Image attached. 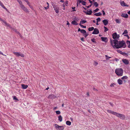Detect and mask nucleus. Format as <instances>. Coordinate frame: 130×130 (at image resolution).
Masks as SVG:
<instances>
[{
	"instance_id": "obj_1",
	"label": "nucleus",
	"mask_w": 130,
	"mask_h": 130,
	"mask_svg": "<svg viewBox=\"0 0 130 130\" xmlns=\"http://www.w3.org/2000/svg\"><path fill=\"white\" fill-rule=\"evenodd\" d=\"M110 43L111 45L114 48L117 49L126 47V45L125 42L123 40L122 41H118L117 40H112L110 39Z\"/></svg>"
},
{
	"instance_id": "obj_2",
	"label": "nucleus",
	"mask_w": 130,
	"mask_h": 130,
	"mask_svg": "<svg viewBox=\"0 0 130 130\" xmlns=\"http://www.w3.org/2000/svg\"><path fill=\"white\" fill-rule=\"evenodd\" d=\"M115 72L118 76H121L123 74V70L122 68H118L115 70Z\"/></svg>"
},
{
	"instance_id": "obj_3",
	"label": "nucleus",
	"mask_w": 130,
	"mask_h": 130,
	"mask_svg": "<svg viewBox=\"0 0 130 130\" xmlns=\"http://www.w3.org/2000/svg\"><path fill=\"white\" fill-rule=\"evenodd\" d=\"M55 126L57 130H63L64 129V127L63 126H59L57 124H55Z\"/></svg>"
},
{
	"instance_id": "obj_4",
	"label": "nucleus",
	"mask_w": 130,
	"mask_h": 130,
	"mask_svg": "<svg viewBox=\"0 0 130 130\" xmlns=\"http://www.w3.org/2000/svg\"><path fill=\"white\" fill-rule=\"evenodd\" d=\"M21 8L26 12L28 13L29 11L28 9L23 5V4L20 5Z\"/></svg>"
},
{
	"instance_id": "obj_5",
	"label": "nucleus",
	"mask_w": 130,
	"mask_h": 130,
	"mask_svg": "<svg viewBox=\"0 0 130 130\" xmlns=\"http://www.w3.org/2000/svg\"><path fill=\"white\" fill-rule=\"evenodd\" d=\"M112 38L114 39V40H116V39H118L120 37L119 35H117V33L116 32L113 33L112 35Z\"/></svg>"
},
{
	"instance_id": "obj_6",
	"label": "nucleus",
	"mask_w": 130,
	"mask_h": 130,
	"mask_svg": "<svg viewBox=\"0 0 130 130\" xmlns=\"http://www.w3.org/2000/svg\"><path fill=\"white\" fill-rule=\"evenodd\" d=\"M14 54L17 57H19V56H20L22 57H24L25 56V55L24 54L20 52H14Z\"/></svg>"
},
{
	"instance_id": "obj_7",
	"label": "nucleus",
	"mask_w": 130,
	"mask_h": 130,
	"mask_svg": "<svg viewBox=\"0 0 130 130\" xmlns=\"http://www.w3.org/2000/svg\"><path fill=\"white\" fill-rule=\"evenodd\" d=\"M117 117L120 118L122 120L124 119L125 118V116L124 115L120 113H118L117 114Z\"/></svg>"
},
{
	"instance_id": "obj_8",
	"label": "nucleus",
	"mask_w": 130,
	"mask_h": 130,
	"mask_svg": "<svg viewBox=\"0 0 130 130\" xmlns=\"http://www.w3.org/2000/svg\"><path fill=\"white\" fill-rule=\"evenodd\" d=\"M99 32L98 29L96 28H94V31L92 33V34H99Z\"/></svg>"
},
{
	"instance_id": "obj_9",
	"label": "nucleus",
	"mask_w": 130,
	"mask_h": 130,
	"mask_svg": "<svg viewBox=\"0 0 130 130\" xmlns=\"http://www.w3.org/2000/svg\"><path fill=\"white\" fill-rule=\"evenodd\" d=\"M91 9L90 10H87V11H83V12L86 13V14L87 15H90L92 13V11L91 10Z\"/></svg>"
},
{
	"instance_id": "obj_10",
	"label": "nucleus",
	"mask_w": 130,
	"mask_h": 130,
	"mask_svg": "<svg viewBox=\"0 0 130 130\" xmlns=\"http://www.w3.org/2000/svg\"><path fill=\"white\" fill-rule=\"evenodd\" d=\"M123 62L126 65H127L129 64V62L127 59H123L122 60Z\"/></svg>"
},
{
	"instance_id": "obj_11",
	"label": "nucleus",
	"mask_w": 130,
	"mask_h": 130,
	"mask_svg": "<svg viewBox=\"0 0 130 130\" xmlns=\"http://www.w3.org/2000/svg\"><path fill=\"white\" fill-rule=\"evenodd\" d=\"M101 39L102 41L106 43L107 42L108 39L107 37H101Z\"/></svg>"
},
{
	"instance_id": "obj_12",
	"label": "nucleus",
	"mask_w": 130,
	"mask_h": 130,
	"mask_svg": "<svg viewBox=\"0 0 130 130\" xmlns=\"http://www.w3.org/2000/svg\"><path fill=\"white\" fill-rule=\"evenodd\" d=\"M48 97L51 99H53L58 97V96H55L53 94L50 95Z\"/></svg>"
},
{
	"instance_id": "obj_13",
	"label": "nucleus",
	"mask_w": 130,
	"mask_h": 130,
	"mask_svg": "<svg viewBox=\"0 0 130 130\" xmlns=\"http://www.w3.org/2000/svg\"><path fill=\"white\" fill-rule=\"evenodd\" d=\"M121 16L125 18H127L128 17V15L127 14L122 13L121 14Z\"/></svg>"
},
{
	"instance_id": "obj_14",
	"label": "nucleus",
	"mask_w": 130,
	"mask_h": 130,
	"mask_svg": "<svg viewBox=\"0 0 130 130\" xmlns=\"http://www.w3.org/2000/svg\"><path fill=\"white\" fill-rule=\"evenodd\" d=\"M104 25L106 26L108 23V21L107 19H105L102 21Z\"/></svg>"
},
{
	"instance_id": "obj_15",
	"label": "nucleus",
	"mask_w": 130,
	"mask_h": 130,
	"mask_svg": "<svg viewBox=\"0 0 130 130\" xmlns=\"http://www.w3.org/2000/svg\"><path fill=\"white\" fill-rule=\"evenodd\" d=\"M21 86L22 87V88L23 89H26L28 87V86L27 85H25L24 84H22L21 85Z\"/></svg>"
},
{
	"instance_id": "obj_16",
	"label": "nucleus",
	"mask_w": 130,
	"mask_h": 130,
	"mask_svg": "<svg viewBox=\"0 0 130 130\" xmlns=\"http://www.w3.org/2000/svg\"><path fill=\"white\" fill-rule=\"evenodd\" d=\"M117 82L119 85H121L122 84L123 81L121 79H119L118 80Z\"/></svg>"
},
{
	"instance_id": "obj_17",
	"label": "nucleus",
	"mask_w": 130,
	"mask_h": 130,
	"mask_svg": "<svg viewBox=\"0 0 130 130\" xmlns=\"http://www.w3.org/2000/svg\"><path fill=\"white\" fill-rule=\"evenodd\" d=\"M102 14V13L100 12L98 13H95L94 15L97 16H99L101 15Z\"/></svg>"
},
{
	"instance_id": "obj_18",
	"label": "nucleus",
	"mask_w": 130,
	"mask_h": 130,
	"mask_svg": "<svg viewBox=\"0 0 130 130\" xmlns=\"http://www.w3.org/2000/svg\"><path fill=\"white\" fill-rule=\"evenodd\" d=\"M54 9L56 13H58L59 12V8L58 7L57 8L56 7L54 8Z\"/></svg>"
},
{
	"instance_id": "obj_19",
	"label": "nucleus",
	"mask_w": 130,
	"mask_h": 130,
	"mask_svg": "<svg viewBox=\"0 0 130 130\" xmlns=\"http://www.w3.org/2000/svg\"><path fill=\"white\" fill-rule=\"evenodd\" d=\"M71 23L74 25H78V23L75 20L72 21Z\"/></svg>"
},
{
	"instance_id": "obj_20",
	"label": "nucleus",
	"mask_w": 130,
	"mask_h": 130,
	"mask_svg": "<svg viewBox=\"0 0 130 130\" xmlns=\"http://www.w3.org/2000/svg\"><path fill=\"white\" fill-rule=\"evenodd\" d=\"M58 120L61 122L62 121V117L61 115H59L58 117Z\"/></svg>"
},
{
	"instance_id": "obj_21",
	"label": "nucleus",
	"mask_w": 130,
	"mask_h": 130,
	"mask_svg": "<svg viewBox=\"0 0 130 130\" xmlns=\"http://www.w3.org/2000/svg\"><path fill=\"white\" fill-rule=\"evenodd\" d=\"M127 44L128 45V47L130 48V41L129 40H127L126 42Z\"/></svg>"
},
{
	"instance_id": "obj_22",
	"label": "nucleus",
	"mask_w": 130,
	"mask_h": 130,
	"mask_svg": "<svg viewBox=\"0 0 130 130\" xmlns=\"http://www.w3.org/2000/svg\"><path fill=\"white\" fill-rule=\"evenodd\" d=\"M66 124L68 125H70L71 124V122L69 121H66Z\"/></svg>"
},
{
	"instance_id": "obj_23",
	"label": "nucleus",
	"mask_w": 130,
	"mask_h": 130,
	"mask_svg": "<svg viewBox=\"0 0 130 130\" xmlns=\"http://www.w3.org/2000/svg\"><path fill=\"white\" fill-rule=\"evenodd\" d=\"M4 24H5V26H6L7 27H9L10 28H12V27H11V26H10V24H9L7 23L6 22L4 23Z\"/></svg>"
},
{
	"instance_id": "obj_24",
	"label": "nucleus",
	"mask_w": 130,
	"mask_h": 130,
	"mask_svg": "<svg viewBox=\"0 0 130 130\" xmlns=\"http://www.w3.org/2000/svg\"><path fill=\"white\" fill-rule=\"evenodd\" d=\"M94 29V28L93 27H89L88 29V30L89 31H92Z\"/></svg>"
},
{
	"instance_id": "obj_25",
	"label": "nucleus",
	"mask_w": 130,
	"mask_h": 130,
	"mask_svg": "<svg viewBox=\"0 0 130 130\" xmlns=\"http://www.w3.org/2000/svg\"><path fill=\"white\" fill-rule=\"evenodd\" d=\"M115 21L117 23L120 24L121 23V20L119 19H116Z\"/></svg>"
},
{
	"instance_id": "obj_26",
	"label": "nucleus",
	"mask_w": 130,
	"mask_h": 130,
	"mask_svg": "<svg viewBox=\"0 0 130 130\" xmlns=\"http://www.w3.org/2000/svg\"><path fill=\"white\" fill-rule=\"evenodd\" d=\"M80 32L83 34V35L85 34L86 33V31L84 29H82Z\"/></svg>"
},
{
	"instance_id": "obj_27",
	"label": "nucleus",
	"mask_w": 130,
	"mask_h": 130,
	"mask_svg": "<svg viewBox=\"0 0 130 130\" xmlns=\"http://www.w3.org/2000/svg\"><path fill=\"white\" fill-rule=\"evenodd\" d=\"M122 55L126 57H127L128 56L127 53L125 52H123L122 54Z\"/></svg>"
},
{
	"instance_id": "obj_28",
	"label": "nucleus",
	"mask_w": 130,
	"mask_h": 130,
	"mask_svg": "<svg viewBox=\"0 0 130 130\" xmlns=\"http://www.w3.org/2000/svg\"><path fill=\"white\" fill-rule=\"evenodd\" d=\"M120 3L121 5L122 6H125L124 4H125V3H124V2L123 1H122L121 2H120Z\"/></svg>"
},
{
	"instance_id": "obj_29",
	"label": "nucleus",
	"mask_w": 130,
	"mask_h": 130,
	"mask_svg": "<svg viewBox=\"0 0 130 130\" xmlns=\"http://www.w3.org/2000/svg\"><path fill=\"white\" fill-rule=\"evenodd\" d=\"M81 21L82 22V24H83L84 23H85L87 22V21L86 20H84L82 19H81Z\"/></svg>"
},
{
	"instance_id": "obj_30",
	"label": "nucleus",
	"mask_w": 130,
	"mask_h": 130,
	"mask_svg": "<svg viewBox=\"0 0 130 130\" xmlns=\"http://www.w3.org/2000/svg\"><path fill=\"white\" fill-rule=\"evenodd\" d=\"M128 77L126 76H123L122 78L121 79L123 80L124 79H127L128 78Z\"/></svg>"
},
{
	"instance_id": "obj_31",
	"label": "nucleus",
	"mask_w": 130,
	"mask_h": 130,
	"mask_svg": "<svg viewBox=\"0 0 130 130\" xmlns=\"http://www.w3.org/2000/svg\"><path fill=\"white\" fill-rule=\"evenodd\" d=\"M93 4L95 7H97L99 5L96 2H95Z\"/></svg>"
},
{
	"instance_id": "obj_32",
	"label": "nucleus",
	"mask_w": 130,
	"mask_h": 130,
	"mask_svg": "<svg viewBox=\"0 0 130 130\" xmlns=\"http://www.w3.org/2000/svg\"><path fill=\"white\" fill-rule=\"evenodd\" d=\"M105 57H106V60H108L109 59V58H111V57H108V56L107 55H105Z\"/></svg>"
},
{
	"instance_id": "obj_33",
	"label": "nucleus",
	"mask_w": 130,
	"mask_h": 130,
	"mask_svg": "<svg viewBox=\"0 0 130 130\" xmlns=\"http://www.w3.org/2000/svg\"><path fill=\"white\" fill-rule=\"evenodd\" d=\"M104 28L105 29L104 30V32H106L108 30V29L107 28V27H106L105 26H104Z\"/></svg>"
},
{
	"instance_id": "obj_34",
	"label": "nucleus",
	"mask_w": 130,
	"mask_h": 130,
	"mask_svg": "<svg viewBox=\"0 0 130 130\" xmlns=\"http://www.w3.org/2000/svg\"><path fill=\"white\" fill-rule=\"evenodd\" d=\"M128 31L127 30H125L124 31V32L122 33V35H123L125 34H127L128 33Z\"/></svg>"
},
{
	"instance_id": "obj_35",
	"label": "nucleus",
	"mask_w": 130,
	"mask_h": 130,
	"mask_svg": "<svg viewBox=\"0 0 130 130\" xmlns=\"http://www.w3.org/2000/svg\"><path fill=\"white\" fill-rule=\"evenodd\" d=\"M13 100H15L16 101H19V100L18 99H17L16 98V96H13Z\"/></svg>"
},
{
	"instance_id": "obj_36",
	"label": "nucleus",
	"mask_w": 130,
	"mask_h": 130,
	"mask_svg": "<svg viewBox=\"0 0 130 130\" xmlns=\"http://www.w3.org/2000/svg\"><path fill=\"white\" fill-rule=\"evenodd\" d=\"M55 112L57 115H59L61 113V112L59 110L56 111H55Z\"/></svg>"
},
{
	"instance_id": "obj_37",
	"label": "nucleus",
	"mask_w": 130,
	"mask_h": 130,
	"mask_svg": "<svg viewBox=\"0 0 130 130\" xmlns=\"http://www.w3.org/2000/svg\"><path fill=\"white\" fill-rule=\"evenodd\" d=\"M83 1H81V0H78L77 1V6H78V2L79 3H81Z\"/></svg>"
},
{
	"instance_id": "obj_38",
	"label": "nucleus",
	"mask_w": 130,
	"mask_h": 130,
	"mask_svg": "<svg viewBox=\"0 0 130 130\" xmlns=\"http://www.w3.org/2000/svg\"><path fill=\"white\" fill-rule=\"evenodd\" d=\"M95 39L94 38H93L91 39V40L93 42L96 43V42L95 41Z\"/></svg>"
},
{
	"instance_id": "obj_39",
	"label": "nucleus",
	"mask_w": 130,
	"mask_h": 130,
	"mask_svg": "<svg viewBox=\"0 0 130 130\" xmlns=\"http://www.w3.org/2000/svg\"><path fill=\"white\" fill-rule=\"evenodd\" d=\"M17 1L19 2V4L20 5V6L22 4V1L20 0H17Z\"/></svg>"
},
{
	"instance_id": "obj_40",
	"label": "nucleus",
	"mask_w": 130,
	"mask_h": 130,
	"mask_svg": "<svg viewBox=\"0 0 130 130\" xmlns=\"http://www.w3.org/2000/svg\"><path fill=\"white\" fill-rule=\"evenodd\" d=\"M112 114L114 115H115L116 116H117V114H118V113H117L116 112H115L113 111L112 113Z\"/></svg>"
},
{
	"instance_id": "obj_41",
	"label": "nucleus",
	"mask_w": 130,
	"mask_h": 130,
	"mask_svg": "<svg viewBox=\"0 0 130 130\" xmlns=\"http://www.w3.org/2000/svg\"><path fill=\"white\" fill-rule=\"evenodd\" d=\"M99 10V8H97L96 9H95V10H94L93 11V12L94 13H95L96 12L98 11V10Z\"/></svg>"
},
{
	"instance_id": "obj_42",
	"label": "nucleus",
	"mask_w": 130,
	"mask_h": 130,
	"mask_svg": "<svg viewBox=\"0 0 130 130\" xmlns=\"http://www.w3.org/2000/svg\"><path fill=\"white\" fill-rule=\"evenodd\" d=\"M101 18L99 17L98 18H97L96 19V20H97L96 22H100L101 21Z\"/></svg>"
},
{
	"instance_id": "obj_43",
	"label": "nucleus",
	"mask_w": 130,
	"mask_h": 130,
	"mask_svg": "<svg viewBox=\"0 0 130 130\" xmlns=\"http://www.w3.org/2000/svg\"><path fill=\"white\" fill-rule=\"evenodd\" d=\"M52 6H53V8H54L56 7V6L54 4V3L53 2L52 3Z\"/></svg>"
},
{
	"instance_id": "obj_44",
	"label": "nucleus",
	"mask_w": 130,
	"mask_h": 130,
	"mask_svg": "<svg viewBox=\"0 0 130 130\" xmlns=\"http://www.w3.org/2000/svg\"><path fill=\"white\" fill-rule=\"evenodd\" d=\"M117 51L118 52L120 53L122 55V54L123 53L122 51L119 50H117Z\"/></svg>"
},
{
	"instance_id": "obj_45",
	"label": "nucleus",
	"mask_w": 130,
	"mask_h": 130,
	"mask_svg": "<svg viewBox=\"0 0 130 130\" xmlns=\"http://www.w3.org/2000/svg\"><path fill=\"white\" fill-rule=\"evenodd\" d=\"M82 4L83 5H85L86 4V3L84 1H82Z\"/></svg>"
},
{
	"instance_id": "obj_46",
	"label": "nucleus",
	"mask_w": 130,
	"mask_h": 130,
	"mask_svg": "<svg viewBox=\"0 0 130 130\" xmlns=\"http://www.w3.org/2000/svg\"><path fill=\"white\" fill-rule=\"evenodd\" d=\"M16 33H17V34H19L20 33L16 29H14L13 30Z\"/></svg>"
},
{
	"instance_id": "obj_47",
	"label": "nucleus",
	"mask_w": 130,
	"mask_h": 130,
	"mask_svg": "<svg viewBox=\"0 0 130 130\" xmlns=\"http://www.w3.org/2000/svg\"><path fill=\"white\" fill-rule=\"evenodd\" d=\"M88 35L89 34H87L86 33V34H85L84 35V36L86 38L88 36Z\"/></svg>"
},
{
	"instance_id": "obj_48",
	"label": "nucleus",
	"mask_w": 130,
	"mask_h": 130,
	"mask_svg": "<svg viewBox=\"0 0 130 130\" xmlns=\"http://www.w3.org/2000/svg\"><path fill=\"white\" fill-rule=\"evenodd\" d=\"M115 85V84L114 83H112V84H111L110 86L111 87H114V85Z\"/></svg>"
},
{
	"instance_id": "obj_49",
	"label": "nucleus",
	"mask_w": 130,
	"mask_h": 130,
	"mask_svg": "<svg viewBox=\"0 0 130 130\" xmlns=\"http://www.w3.org/2000/svg\"><path fill=\"white\" fill-rule=\"evenodd\" d=\"M74 19L75 20H75V21H78L79 20V19H78L77 18H76V17L74 18Z\"/></svg>"
},
{
	"instance_id": "obj_50",
	"label": "nucleus",
	"mask_w": 130,
	"mask_h": 130,
	"mask_svg": "<svg viewBox=\"0 0 130 130\" xmlns=\"http://www.w3.org/2000/svg\"><path fill=\"white\" fill-rule=\"evenodd\" d=\"M75 7H72V9H73V11H76V10L75 9Z\"/></svg>"
},
{
	"instance_id": "obj_51",
	"label": "nucleus",
	"mask_w": 130,
	"mask_h": 130,
	"mask_svg": "<svg viewBox=\"0 0 130 130\" xmlns=\"http://www.w3.org/2000/svg\"><path fill=\"white\" fill-rule=\"evenodd\" d=\"M107 111H108V112L110 113H112V112H113L112 111H111V110H107Z\"/></svg>"
},
{
	"instance_id": "obj_52",
	"label": "nucleus",
	"mask_w": 130,
	"mask_h": 130,
	"mask_svg": "<svg viewBox=\"0 0 130 130\" xmlns=\"http://www.w3.org/2000/svg\"><path fill=\"white\" fill-rule=\"evenodd\" d=\"M124 36H126L128 38V39H129V36L128 35H124Z\"/></svg>"
},
{
	"instance_id": "obj_53",
	"label": "nucleus",
	"mask_w": 130,
	"mask_h": 130,
	"mask_svg": "<svg viewBox=\"0 0 130 130\" xmlns=\"http://www.w3.org/2000/svg\"><path fill=\"white\" fill-rule=\"evenodd\" d=\"M102 13H103V15H105V12H104V10H102Z\"/></svg>"
},
{
	"instance_id": "obj_54",
	"label": "nucleus",
	"mask_w": 130,
	"mask_h": 130,
	"mask_svg": "<svg viewBox=\"0 0 130 130\" xmlns=\"http://www.w3.org/2000/svg\"><path fill=\"white\" fill-rule=\"evenodd\" d=\"M81 40L83 41H84V37H82L80 39Z\"/></svg>"
},
{
	"instance_id": "obj_55",
	"label": "nucleus",
	"mask_w": 130,
	"mask_h": 130,
	"mask_svg": "<svg viewBox=\"0 0 130 130\" xmlns=\"http://www.w3.org/2000/svg\"><path fill=\"white\" fill-rule=\"evenodd\" d=\"M1 21H2L4 23L6 22L4 20L2 19V20H0Z\"/></svg>"
},
{
	"instance_id": "obj_56",
	"label": "nucleus",
	"mask_w": 130,
	"mask_h": 130,
	"mask_svg": "<svg viewBox=\"0 0 130 130\" xmlns=\"http://www.w3.org/2000/svg\"><path fill=\"white\" fill-rule=\"evenodd\" d=\"M1 21H2L4 23L6 22L4 20L2 19V20H0Z\"/></svg>"
},
{
	"instance_id": "obj_57",
	"label": "nucleus",
	"mask_w": 130,
	"mask_h": 130,
	"mask_svg": "<svg viewBox=\"0 0 130 130\" xmlns=\"http://www.w3.org/2000/svg\"><path fill=\"white\" fill-rule=\"evenodd\" d=\"M93 90L95 91H98L97 89L95 88L94 87L93 88Z\"/></svg>"
},
{
	"instance_id": "obj_58",
	"label": "nucleus",
	"mask_w": 130,
	"mask_h": 130,
	"mask_svg": "<svg viewBox=\"0 0 130 130\" xmlns=\"http://www.w3.org/2000/svg\"><path fill=\"white\" fill-rule=\"evenodd\" d=\"M91 5H92L91 4L90 5H89L88 6H86V7H87V8H90V7H91Z\"/></svg>"
},
{
	"instance_id": "obj_59",
	"label": "nucleus",
	"mask_w": 130,
	"mask_h": 130,
	"mask_svg": "<svg viewBox=\"0 0 130 130\" xmlns=\"http://www.w3.org/2000/svg\"><path fill=\"white\" fill-rule=\"evenodd\" d=\"M115 60L116 61H119V59L116 58H115Z\"/></svg>"
},
{
	"instance_id": "obj_60",
	"label": "nucleus",
	"mask_w": 130,
	"mask_h": 130,
	"mask_svg": "<svg viewBox=\"0 0 130 130\" xmlns=\"http://www.w3.org/2000/svg\"><path fill=\"white\" fill-rule=\"evenodd\" d=\"M81 27H82L83 28H86V26H84L83 25H82V26H81Z\"/></svg>"
},
{
	"instance_id": "obj_61",
	"label": "nucleus",
	"mask_w": 130,
	"mask_h": 130,
	"mask_svg": "<svg viewBox=\"0 0 130 130\" xmlns=\"http://www.w3.org/2000/svg\"><path fill=\"white\" fill-rule=\"evenodd\" d=\"M44 8L45 9H48L49 8V6H47L46 7H44Z\"/></svg>"
},
{
	"instance_id": "obj_62",
	"label": "nucleus",
	"mask_w": 130,
	"mask_h": 130,
	"mask_svg": "<svg viewBox=\"0 0 130 130\" xmlns=\"http://www.w3.org/2000/svg\"><path fill=\"white\" fill-rule=\"evenodd\" d=\"M3 8H4V9H7V8H6L4 6V5H2V6H1Z\"/></svg>"
},
{
	"instance_id": "obj_63",
	"label": "nucleus",
	"mask_w": 130,
	"mask_h": 130,
	"mask_svg": "<svg viewBox=\"0 0 130 130\" xmlns=\"http://www.w3.org/2000/svg\"><path fill=\"white\" fill-rule=\"evenodd\" d=\"M3 8H4V9H7V8H6L4 6V5H2V6H1Z\"/></svg>"
},
{
	"instance_id": "obj_64",
	"label": "nucleus",
	"mask_w": 130,
	"mask_h": 130,
	"mask_svg": "<svg viewBox=\"0 0 130 130\" xmlns=\"http://www.w3.org/2000/svg\"><path fill=\"white\" fill-rule=\"evenodd\" d=\"M109 104L110 105L112 106L113 107V104L112 103H111V102H109Z\"/></svg>"
}]
</instances>
